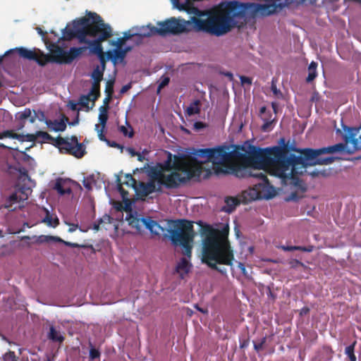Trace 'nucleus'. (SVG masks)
<instances>
[{
    "label": "nucleus",
    "instance_id": "nucleus-1",
    "mask_svg": "<svg viewBox=\"0 0 361 361\" xmlns=\"http://www.w3.org/2000/svg\"><path fill=\"white\" fill-rule=\"evenodd\" d=\"M166 159L148 168L151 178L147 182H139L136 188L138 192L147 196L153 192L161 190L162 187L176 188L195 176H200L203 164L212 163V169L209 173L226 174L231 170L228 166L233 162L244 160L247 157L255 159L262 157V150L259 147L245 142L240 146H218L214 148L194 149L191 153L193 160L174 156L166 152Z\"/></svg>",
    "mask_w": 361,
    "mask_h": 361
},
{
    "label": "nucleus",
    "instance_id": "nucleus-2",
    "mask_svg": "<svg viewBox=\"0 0 361 361\" xmlns=\"http://www.w3.org/2000/svg\"><path fill=\"white\" fill-rule=\"evenodd\" d=\"M343 130L337 128V134H341L343 143H338L332 146L312 149L310 148L301 150L300 156L290 154L288 156L286 149L283 147L275 146L267 147L262 150V157H258V164L260 166L268 168L269 173L280 178L283 182L292 179L295 175L302 174L309 166L317 164H329L334 161V157L321 158L324 154H334L337 152H347L348 154L361 149V135H357L360 128H349L342 123Z\"/></svg>",
    "mask_w": 361,
    "mask_h": 361
},
{
    "label": "nucleus",
    "instance_id": "nucleus-3",
    "mask_svg": "<svg viewBox=\"0 0 361 361\" xmlns=\"http://www.w3.org/2000/svg\"><path fill=\"white\" fill-rule=\"evenodd\" d=\"M104 22L102 18L96 13L90 12L88 18H82L74 20L71 23L61 30L62 35L55 34V39H51L47 35V49L49 53L47 54V63L55 62L59 64H68L80 56L87 47H71L68 49L65 41H70L77 38L80 43L85 42V38L90 35H96L99 25Z\"/></svg>",
    "mask_w": 361,
    "mask_h": 361
},
{
    "label": "nucleus",
    "instance_id": "nucleus-4",
    "mask_svg": "<svg viewBox=\"0 0 361 361\" xmlns=\"http://www.w3.org/2000/svg\"><path fill=\"white\" fill-rule=\"evenodd\" d=\"M264 4L238 1L227 2L221 8L219 16L207 20H200L196 17L192 18L195 28L216 36L222 35L236 25L245 16L246 12H251L255 16H269L277 13L279 4H274L273 0H264Z\"/></svg>",
    "mask_w": 361,
    "mask_h": 361
},
{
    "label": "nucleus",
    "instance_id": "nucleus-5",
    "mask_svg": "<svg viewBox=\"0 0 361 361\" xmlns=\"http://www.w3.org/2000/svg\"><path fill=\"white\" fill-rule=\"evenodd\" d=\"M202 260L209 267L226 274V269H219L217 264H224L233 269L234 255L227 237L210 225L202 226Z\"/></svg>",
    "mask_w": 361,
    "mask_h": 361
},
{
    "label": "nucleus",
    "instance_id": "nucleus-6",
    "mask_svg": "<svg viewBox=\"0 0 361 361\" xmlns=\"http://www.w3.org/2000/svg\"><path fill=\"white\" fill-rule=\"evenodd\" d=\"M170 239L175 245L182 246V253L185 255L178 262L176 271L181 279L187 275L192 267L190 259L192 254V243L195 236L193 226L191 222L185 220H178L174 222L173 228L169 231Z\"/></svg>",
    "mask_w": 361,
    "mask_h": 361
},
{
    "label": "nucleus",
    "instance_id": "nucleus-7",
    "mask_svg": "<svg viewBox=\"0 0 361 361\" xmlns=\"http://www.w3.org/2000/svg\"><path fill=\"white\" fill-rule=\"evenodd\" d=\"M266 173L265 169L260 168L253 169L250 171V176L258 178L259 182L255 183L253 188H250L242 192V202L247 203L257 199H269L274 196L275 190L270 185Z\"/></svg>",
    "mask_w": 361,
    "mask_h": 361
},
{
    "label": "nucleus",
    "instance_id": "nucleus-8",
    "mask_svg": "<svg viewBox=\"0 0 361 361\" xmlns=\"http://www.w3.org/2000/svg\"><path fill=\"white\" fill-rule=\"evenodd\" d=\"M47 143L53 145L61 153L73 154L78 158H80L84 155V147L78 142L75 136H73L71 138H63L61 137L54 138L47 133Z\"/></svg>",
    "mask_w": 361,
    "mask_h": 361
},
{
    "label": "nucleus",
    "instance_id": "nucleus-9",
    "mask_svg": "<svg viewBox=\"0 0 361 361\" xmlns=\"http://www.w3.org/2000/svg\"><path fill=\"white\" fill-rule=\"evenodd\" d=\"M193 17L191 18V19ZM192 20H185L181 18H171L164 22L158 23L159 26V35L164 36L167 34H179L190 30Z\"/></svg>",
    "mask_w": 361,
    "mask_h": 361
},
{
    "label": "nucleus",
    "instance_id": "nucleus-10",
    "mask_svg": "<svg viewBox=\"0 0 361 361\" xmlns=\"http://www.w3.org/2000/svg\"><path fill=\"white\" fill-rule=\"evenodd\" d=\"M112 35V29L109 24L102 22L98 27L96 35H90V37H95L94 39H88L85 38V43L88 45L90 51L97 55H102L103 53L101 42L111 37Z\"/></svg>",
    "mask_w": 361,
    "mask_h": 361
},
{
    "label": "nucleus",
    "instance_id": "nucleus-11",
    "mask_svg": "<svg viewBox=\"0 0 361 361\" xmlns=\"http://www.w3.org/2000/svg\"><path fill=\"white\" fill-rule=\"evenodd\" d=\"M17 53L20 57L29 61H34L41 66H45V54L38 49H28L25 47H16L7 51L4 56H0V63L5 56L10 54Z\"/></svg>",
    "mask_w": 361,
    "mask_h": 361
},
{
    "label": "nucleus",
    "instance_id": "nucleus-12",
    "mask_svg": "<svg viewBox=\"0 0 361 361\" xmlns=\"http://www.w3.org/2000/svg\"><path fill=\"white\" fill-rule=\"evenodd\" d=\"M126 221L131 228L134 229V233H140L145 230L146 221L147 218L143 217L137 212L132 210L127 205L126 207Z\"/></svg>",
    "mask_w": 361,
    "mask_h": 361
},
{
    "label": "nucleus",
    "instance_id": "nucleus-13",
    "mask_svg": "<svg viewBox=\"0 0 361 361\" xmlns=\"http://www.w3.org/2000/svg\"><path fill=\"white\" fill-rule=\"evenodd\" d=\"M31 191L30 186H20V184H18L15 191L6 199L5 207L12 210L13 204L27 200Z\"/></svg>",
    "mask_w": 361,
    "mask_h": 361
},
{
    "label": "nucleus",
    "instance_id": "nucleus-14",
    "mask_svg": "<svg viewBox=\"0 0 361 361\" xmlns=\"http://www.w3.org/2000/svg\"><path fill=\"white\" fill-rule=\"evenodd\" d=\"M17 118L19 120V123L17 126L18 130H21L25 125L27 121L33 123L36 120L42 121L45 120V113L42 111H33V115L30 109H25L23 111L19 112L17 114Z\"/></svg>",
    "mask_w": 361,
    "mask_h": 361
},
{
    "label": "nucleus",
    "instance_id": "nucleus-15",
    "mask_svg": "<svg viewBox=\"0 0 361 361\" xmlns=\"http://www.w3.org/2000/svg\"><path fill=\"white\" fill-rule=\"evenodd\" d=\"M72 182L70 178H58L54 181H50L49 185L50 188L56 190L60 195H70L72 192Z\"/></svg>",
    "mask_w": 361,
    "mask_h": 361
},
{
    "label": "nucleus",
    "instance_id": "nucleus-16",
    "mask_svg": "<svg viewBox=\"0 0 361 361\" xmlns=\"http://www.w3.org/2000/svg\"><path fill=\"white\" fill-rule=\"evenodd\" d=\"M259 117L264 122L262 126V130L264 132L270 131L271 130V124L275 121L276 116L266 106H262L259 110Z\"/></svg>",
    "mask_w": 361,
    "mask_h": 361
},
{
    "label": "nucleus",
    "instance_id": "nucleus-17",
    "mask_svg": "<svg viewBox=\"0 0 361 361\" xmlns=\"http://www.w3.org/2000/svg\"><path fill=\"white\" fill-rule=\"evenodd\" d=\"M98 118L101 126H99V124H96L95 130L98 134L99 140L104 141L106 140V138L105 135H104V130L108 120V110L106 107L102 106L99 108V114Z\"/></svg>",
    "mask_w": 361,
    "mask_h": 361
},
{
    "label": "nucleus",
    "instance_id": "nucleus-18",
    "mask_svg": "<svg viewBox=\"0 0 361 361\" xmlns=\"http://www.w3.org/2000/svg\"><path fill=\"white\" fill-rule=\"evenodd\" d=\"M4 137H10L13 139H18L21 141H29L32 142L36 139V135L34 134L27 133L26 135H21L14 133L13 130H5L3 133H0V139Z\"/></svg>",
    "mask_w": 361,
    "mask_h": 361
},
{
    "label": "nucleus",
    "instance_id": "nucleus-19",
    "mask_svg": "<svg viewBox=\"0 0 361 361\" xmlns=\"http://www.w3.org/2000/svg\"><path fill=\"white\" fill-rule=\"evenodd\" d=\"M128 49H123L120 47H115L112 50L107 52L108 59H110L114 64L123 61L124 59Z\"/></svg>",
    "mask_w": 361,
    "mask_h": 361
},
{
    "label": "nucleus",
    "instance_id": "nucleus-20",
    "mask_svg": "<svg viewBox=\"0 0 361 361\" xmlns=\"http://www.w3.org/2000/svg\"><path fill=\"white\" fill-rule=\"evenodd\" d=\"M66 118L62 117L54 121L47 120V127L50 130L55 132L63 131L66 128Z\"/></svg>",
    "mask_w": 361,
    "mask_h": 361
},
{
    "label": "nucleus",
    "instance_id": "nucleus-21",
    "mask_svg": "<svg viewBox=\"0 0 361 361\" xmlns=\"http://www.w3.org/2000/svg\"><path fill=\"white\" fill-rule=\"evenodd\" d=\"M135 27L136 32H137V37H149L157 34L159 35V28L150 25Z\"/></svg>",
    "mask_w": 361,
    "mask_h": 361
},
{
    "label": "nucleus",
    "instance_id": "nucleus-22",
    "mask_svg": "<svg viewBox=\"0 0 361 361\" xmlns=\"http://www.w3.org/2000/svg\"><path fill=\"white\" fill-rule=\"evenodd\" d=\"M145 229L149 230L151 233L154 235H159L164 231V228L156 221L150 218L147 219Z\"/></svg>",
    "mask_w": 361,
    "mask_h": 361
},
{
    "label": "nucleus",
    "instance_id": "nucleus-23",
    "mask_svg": "<svg viewBox=\"0 0 361 361\" xmlns=\"http://www.w3.org/2000/svg\"><path fill=\"white\" fill-rule=\"evenodd\" d=\"M97 91L94 87H92L88 94L82 95L80 97L78 104L84 107H88L90 101L94 102L97 99V96L94 95Z\"/></svg>",
    "mask_w": 361,
    "mask_h": 361
},
{
    "label": "nucleus",
    "instance_id": "nucleus-24",
    "mask_svg": "<svg viewBox=\"0 0 361 361\" xmlns=\"http://www.w3.org/2000/svg\"><path fill=\"white\" fill-rule=\"evenodd\" d=\"M48 337L50 340L59 345L63 341L64 337L59 330H56L54 326H51Z\"/></svg>",
    "mask_w": 361,
    "mask_h": 361
},
{
    "label": "nucleus",
    "instance_id": "nucleus-25",
    "mask_svg": "<svg viewBox=\"0 0 361 361\" xmlns=\"http://www.w3.org/2000/svg\"><path fill=\"white\" fill-rule=\"evenodd\" d=\"M226 205L224 207L223 210L226 212L231 213L232 212L235 207L240 203V201L235 198L232 197H228L225 199Z\"/></svg>",
    "mask_w": 361,
    "mask_h": 361
},
{
    "label": "nucleus",
    "instance_id": "nucleus-26",
    "mask_svg": "<svg viewBox=\"0 0 361 361\" xmlns=\"http://www.w3.org/2000/svg\"><path fill=\"white\" fill-rule=\"evenodd\" d=\"M103 71L104 68L100 69V68L97 66L92 71L91 77L94 80V85L92 87H94V90H97L99 87V84L103 78Z\"/></svg>",
    "mask_w": 361,
    "mask_h": 361
},
{
    "label": "nucleus",
    "instance_id": "nucleus-27",
    "mask_svg": "<svg viewBox=\"0 0 361 361\" xmlns=\"http://www.w3.org/2000/svg\"><path fill=\"white\" fill-rule=\"evenodd\" d=\"M274 4H279V6H277V12L279 11L283 7L290 4L292 2V0H273ZM297 2L298 4H313L316 2V0H298Z\"/></svg>",
    "mask_w": 361,
    "mask_h": 361
},
{
    "label": "nucleus",
    "instance_id": "nucleus-28",
    "mask_svg": "<svg viewBox=\"0 0 361 361\" xmlns=\"http://www.w3.org/2000/svg\"><path fill=\"white\" fill-rule=\"evenodd\" d=\"M317 63L314 61H312L308 67V75L306 78L307 82H311L317 76Z\"/></svg>",
    "mask_w": 361,
    "mask_h": 361
},
{
    "label": "nucleus",
    "instance_id": "nucleus-29",
    "mask_svg": "<svg viewBox=\"0 0 361 361\" xmlns=\"http://www.w3.org/2000/svg\"><path fill=\"white\" fill-rule=\"evenodd\" d=\"M200 102L199 100H195L192 102L190 106L187 108L186 112L188 116H192L200 113Z\"/></svg>",
    "mask_w": 361,
    "mask_h": 361
},
{
    "label": "nucleus",
    "instance_id": "nucleus-30",
    "mask_svg": "<svg viewBox=\"0 0 361 361\" xmlns=\"http://www.w3.org/2000/svg\"><path fill=\"white\" fill-rule=\"evenodd\" d=\"M50 242H59L61 243H63L67 246L71 247H78L80 245L77 243H73L71 242L64 241L61 238L59 237H54L51 235H47V243Z\"/></svg>",
    "mask_w": 361,
    "mask_h": 361
},
{
    "label": "nucleus",
    "instance_id": "nucleus-31",
    "mask_svg": "<svg viewBox=\"0 0 361 361\" xmlns=\"http://www.w3.org/2000/svg\"><path fill=\"white\" fill-rule=\"evenodd\" d=\"M59 224V219L57 217H53L47 209V225L56 227Z\"/></svg>",
    "mask_w": 361,
    "mask_h": 361
},
{
    "label": "nucleus",
    "instance_id": "nucleus-32",
    "mask_svg": "<svg viewBox=\"0 0 361 361\" xmlns=\"http://www.w3.org/2000/svg\"><path fill=\"white\" fill-rule=\"evenodd\" d=\"M137 32H136V31H135V27H133L131 29H130L129 30L124 32L123 37L124 38V39H126L127 41V40L130 39L131 37H133L134 36H137Z\"/></svg>",
    "mask_w": 361,
    "mask_h": 361
},
{
    "label": "nucleus",
    "instance_id": "nucleus-33",
    "mask_svg": "<svg viewBox=\"0 0 361 361\" xmlns=\"http://www.w3.org/2000/svg\"><path fill=\"white\" fill-rule=\"evenodd\" d=\"M126 184L128 186L133 187L136 188L137 186L136 180L133 178V176L130 174H127L126 176Z\"/></svg>",
    "mask_w": 361,
    "mask_h": 361
},
{
    "label": "nucleus",
    "instance_id": "nucleus-34",
    "mask_svg": "<svg viewBox=\"0 0 361 361\" xmlns=\"http://www.w3.org/2000/svg\"><path fill=\"white\" fill-rule=\"evenodd\" d=\"M100 357V352L99 351V350L94 348H92L90 350V358L91 360H94V359H97V358H99Z\"/></svg>",
    "mask_w": 361,
    "mask_h": 361
},
{
    "label": "nucleus",
    "instance_id": "nucleus-35",
    "mask_svg": "<svg viewBox=\"0 0 361 361\" xmlns=\"http://www.w3.org/2000/svg\"><path fill=\"white\" fill-rule=\"evenodd\" d=\"M19 171L20 173V179H22L23 181H26V180L28 182L30 181V178L28 176V173H27V171L26 169H20Z\"/></svg>",
    "mask_w": 361,
    "mask_h": 361
},
{
    "label": "nucleus",
    "instance_id": "nucleus-36",
    "mask_svg": "<svg viewBox=\"0 0 361 361\" xmlns=\"http://www.w3.org/2000/svg\"><path fill=\"white\" fill-rule=\"evenodd\" d=\"M271 90L276 97H280L282 96L281 91L277 89L276 85L273 80L271 82Z\"/></svg>",
    "mask_w": 361,
    "mask_h": 361
},
{
    "label": "nucleus",
    "instance_id": "nucleus-37",
    "mask_svg": "<svg viewBox=\"0 0 361 361\" xmlns=\"http://www.w3.org/2000/svg\"><path fill=\"white\" fill-rule=\"evenodd\" d=\"M126 42V39H124L123 37L118 38L116 41L112 42V45H114L116 47H120L123 49V46Z\"/></svg>",
    "mask_w": 361,
    "mask_h": 361
},
{
    "label": "nucleus",
    "instance_id": "nucleus-38",
    "mask_svg": "<svg viewBox=\"0 0 361 361\" xmlns=\"http://www.w3.org/2000/svg\"><path fill=\"white\" fill-rule=\"evenodd\" d=\"M238 269H240L241 274L245 276V277H248V273L246 270V268H245V266L243 263L242 262H238Z\"/></svg>",
    "mask_w": 361,
    "mask_h": 361
},
{
    "label": "nucleus",
    "instance_id": "nucleus-39",
    "mask_svg": "<svg viewBox=\"0 0 361 361\" xmlns=\"http://www.w3.org/2000/svg\"><path fill=\"white\" fill-rule=\"evenodd\" d=\"M120 131L126 136H128L129 137H133V133L132 130L128 131V128L125 126L120 127Z\"/></svg>",
    "mask_w": 361,
    "mask_h": 361
},
{
    "label": "nucleus",
    "instance_id": "nucleus-40",
    "mask_svg": "<svg viewBox=\"0 0 361 361\" xmlns=\"http://www.w3.org/2000/svg\"><path fill=\"white\" fill-rule=\"evenodd\" d=\"M193 126L194 129L197 131L206 127L205 124L200 121L195 122Z\"/></svg>",
    "mask_w": 361,
    "mask_h": 361
},
{
    "label": "nucleus",
    "instance_id": "nucleus-41",
    "mask_svg": "<svg viewBox=\"0 0 361 361\" xmlns=\"http://www.w3.org/2000/svg\"><path fill=\"white\" fill-rule=\"evenodd\" d=\"M240 82L243 85H244V84L250 85L252 83V80L248 77L240 76Z\"/></svg>",
    "mask_w": 361,
    "mask_h": 361
},
{
    "label": "nucleus",
    "instance_id": "nucleus-42",
    "mask_svg": "<svg viewBox=\"0 0 361 361\" xmlns=\"http://www.w3.org/2000/svg\"><path fill=\"white\" fill-rule=\"evenodd\" d=\"M281 248L285 251L299 250L300 246H282Z\"/></svg>",
    "mask_w": 361,
    "mask_h": 361
},
{
    "label": "nucleus",
    "instance_id": "nucleus-43",
    "mask_svg": "<svg viewBox=\"0 0 361 361\" xmlns=\"http://www.w3.org/2000/svg\"><path fill=\"white\" fill-rule=\"evenodd\" d=\"M78 103L73 102V101H70L68 104V106L69 107L70 109L73 110V111H78Z\"/></svg>",
    "mask_w": 361,
    "mask_h": 361
},
{
    "label": "nucleus",
    "instance_id": "nucleus-44",
    "mask_svg": "<svg viewBox=\"0 0 361 361\" xmlns=\"http://www.w3.org/2000/svg\"><path fill=\"white\" fill-rule=\"evenodd\" d=\"M345 353L348 356L354 354V345L346 347L345 349Z\"/></svg>",
    "mask_w": 361,
    "mask_h": 361
},
{
    "label": "nucleus",
    "instance_id": "nucleus-45",
    "mask_svg": "<svg viewBox=\"0 0 361 361\" xmlns=\"http://www.w3.org/2000/svg\"><path fill=\"white\" fill-rule=\"evenodd\" d=\"M83 185L88 190H90L92 188V182H91V180H90L88 179H85L83 180Z\"/></svg>",
    "mask_w": 361,
    "mask_h": 361
},
{
    "label": "nucleus",
    "instance_id": "nucleus-46",
    "mask_svg": "<svg viewBox=\"0 0 361 361\" xmlns=\"http://www.w3.org/2000/svg\"><path fill=\"white\" fill-rule=\"evenodd\" d=\"M169 82V78H164L161 83L159 85V89H161L164 87V86L167 85Z\"/></svg>",
    "mask_w": 361,
    "mask_h": 361
},
{
    "label": "nucleus",
    "instance_id": "nucleus-47",
    "mask_svg": "<svg viewBox=\"0 0 361 361\" xmlns=\"http://www.w3.org/2000/svg\"><path fill=\"white\" fill-rule=\"evenodd\" d=\"M36 30H37L38 33L42 37V41L45 43V31H44L41 27H37L36 28Z\"/></svg>",
    "mask_w": 361,
    "mask_h": 361
},
{
    "label": "nucleus",
    "instance_id": "nucleus-48",
    "mask_svg": "<svg viewBox=\"0 0 361 361\" xmlns=\"http://www.w3.org/2000/svg\"><path fill=\"white\" fill-rule=\"evenodd\" d=\"M126 151L131 156L135 157L137 154V152L135 151V149L132 147H127Z\"/></svg>",
    "mask_w": 361,
    "mask_h": 361
},
{
    "label": "nucleus",
    "instance_id": "nucleus-49",
    "mask_svg": "<svg viewBox=\"0 0 361 361\" xmlns=\"http://www.w3.org/2000/svg\"><path fill=\"white\" fill-rule=\"evenodd\" d=\"M300 249L299 250L310 252L313 250V246H309V247H302L300 246Z\"/></svg>",
    "mask_w": 361,
    "mask_h": 361
},
{
    "label": "nucleus",
    "instance_id": "nucleus-50",
    "mask_svg": "<svg viewBox=\"0 0 361 361\" xmlns=\"http://www.w3.org/2000/svg\"><path fill=\"white\" fill-rule=\"evenodd\" d=\"M78 228V224H70V227L68 228V232L70 233H73L74 232L77 228Z\"/></svg>",
    "mask_w": 361,
    "mask_h": 361
},
{
    "label": "nucleus",
    "instance_id": "nucleus-51",
    "mask_svg": "<svg viewBox=\"0 0 361 361\" xmlns=\"http://www.w3.org/2000/svg\"><path fill=\"white\" fill-rule=\"evenodd\" d=\"M78 116H79V113H78V112H77V116H76L75 120V121H72V122H71L69 124H70L71 126H75V125H77V124L79 123V118H78Z\"/></svg>",
    "mask_w": 361,
    "mask_h": 361
},
{
    "label": "nucleus",
    "instance_id": "nucleus-52",
    "mask_svg": "<svg viewBox=\"0 0 361 361\" xmlns=\"http://www.w3.org/2000/svg\"><path fill=\"white\" fill-rule=\"evenodd\" d=\"M183 0H173V4L178 8V4H180ZM188 0H185V3H187Z\"/></svg>",
    "mask_w": 361,
    "mask_h": 361
},
{
    "label": "nucleus",
    "instance_id": "nucleus-53",
    "mask_svg": "<svg viewBox=\"0 0 361 361\" xmlns=\"http://www.w3.org/2000/svg\"><path fill=\"white\" fill-rule=\"evenodd\" d=\"M130 86L129 85L123 86V87H122V89H121V92L122 93H123V92H126V91L130 88Z\"/></svg>",
    "mask_w": 361,
    "mask_h": 361
},
{
    "label": "nucleus",
    "instance_id": "nucleus-54",
    "mask_svg": "<svg viewBox=\"0 0 361 361\" xmlns=\"http://www.w3.org/2000/svg\"><path fill=\"white\" fill-rule=\"evenodd\" d=\"M309 312V309L307 307H304L300 311V314H307Z\"/></svg>",
    "mask_w": 361,
    "mask_h": 361
},
{
    "label": "nucleus",
    "instance_id": "nucleus-55",
    "mask_svg": "<svg viewBox=\"0 0 361 361\" xmlns=\"http://www.w3.org/2000/svg\"><path fill=\"white\" fill-rule=\"evenodd\" d=\"M136 156L137 157V159L140 161H142L144 159V156L140 153L137 152V154Z\"/></svg>",
    "mask_w": 361,
    "mask_h": 361
},
{
    "label": "nucleus",
    "instance_id": "nucleus-56",
    "mask_svg": "<svg viewBox=\"0 0 361 361\" xmlns=\"http://www.w3.org/2000/svg\"><path fill=\"white\" fill-rule=\"evenodd\" d=\"M37 134L39 135L42 138H45V131H39Z\"/></svg>",
    "mask_w": 361,
    "mask_h": 361
},
{
    "label": "nucleus",
    "instance_id": "nucleus-57",
    "mask_svg": "<svg viewBox=\"0 0 361 361\" xmlns=\"http://www.w3.org/2000/svg\"><path fill=\"white\" fill-rule=\"evenodd\" d=\"M350 361H356V357L354 354H352L351 355L348 356Z\"/></svg>",
    "mask_w": 361,
    "mask_h": 361
},
{
    "label": "nucleus",
    "instance_id": "nucleus-58",
    "mask_svg": "<svg viewBox=\"0 0 361 361\" xmlns=\"http://www.w3.org/2000/svg\"><path fill=\"white\" fill-rule=\"evenodd\" d=\"M271 106H272L273 110L274 111V114H276V107H277L276 104L274 102H272Z\"/></svg>",
    "mask_w": 361,
    "mask_h": 361
},
{
    "label": "nucleus",
    "instance_id": "nucleus-59",
    "mask_svg": "<svg viewBox=\"0 0 361 361\" xmlns=\"http://www.w3.org/2000/svg\"><path fill=\"white\" fill-rule=\"evenodd\" d=\"M10 356L12 357V361H17V359L14 355V353H11Z\"/></svg>",
    "mask_w": 361,
    "mask_h": 361
},
{
    "label": "nucleus",
    "instance_id": "nucleus-60",
    "mask_svg": "<svg viewBox=\"0 0 361 361\" xmlns=\"http://www.w3.org/2000/svg\"><path fill=\"white\" fill-rule=\"evenodd\" d=\"M261 346H262V343H261L259 345H255V348L256 350H259V348H261Z\"/></svg>",
    "mask_w": 361,
    "mask_h": 361
},
{
    "label": "nucleus",
    "instance_id": "nucleus-61",
    "mask_svg": "<svg viewBox=\"0 0 361 361\" xmlns=\"http://www.w3.org/2000/svg\"><path fill=\"white\" fill-rule=\"evenodd\" d=\"M94 228L95 230H98V229H99V226H98V225H95V226H94Z\"/></svg>",
    "mask_w": 361,
    "mask_h": 361
},
{
    "label": "nucleus",
    "instance_id": "nucleus-62",
    "mask_svg": "<svg viewBox=\"0 0 361 361\" xmlns=\"http://www.w3.org/2000/svg\"><path fill=\"white\" fill-rule=\"evenodd\" d=\"M197 310H198L199 311L202 312H204L202 309H201V308H197Z\"/></svg>",
    "mask_w": 361,
    "mask_h": 361
},
{
    "label": "nucleus",
    "instance_id": "nucleus-63",
    "mask_svg": "<svg viewBox=\"0 0 361 361\" xmlns=\"http://www.w3.org/2000/svg\"><path fill=\"white\" fill-rule=\"evenodd\" d=\"M226 75H228V76H230V77H231V76H232V74H231V73H226Z\"/></svg>",
    "mask_w": 361,
    "mask_h": 361
},
{
    "label": "nucleus",
    "instance_id": "nucleus-64",
    "mask_svg": "<svg viewBox=\"0 0 361 361\" xmlns=\"http://www.w3.org/2000/svg\"><path fill=\"white\" fill-rule=\"evenodd\" d=\"M42 222H43V223L45 222V218L42 219Z\"/></svg>",
    "mask_w": 361,
    "mask_h": 361
}]
</instances>
